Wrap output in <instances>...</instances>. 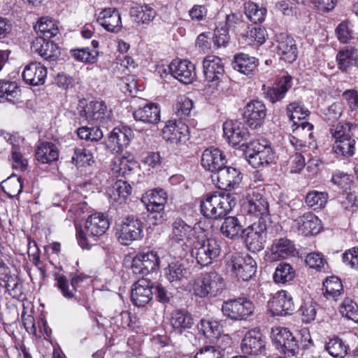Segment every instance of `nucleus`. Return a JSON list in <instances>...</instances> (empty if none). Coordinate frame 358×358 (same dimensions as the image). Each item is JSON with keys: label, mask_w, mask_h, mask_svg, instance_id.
<instances>
[{"label": "nucleus", "mask_w": 358, "mask_h": 358, "mask_svg": "<svg viewBox=\"0 0 358 358\" xmlns=\"http://www.w3.org/2000/svg\"><path fill=\"white\" fill-rule=\"evenodd\" d=\"M236 203V199L229 193H208L203 196L200 202L201 213L207 218H222L231 210Z\"/></svg>", "instance_id": "1"}, {"label": "nucleus", "mask_w": 358, "mask_h": 358, "mask_svg": "<svg viewBox=\"0 0 358 358\" xmlns=\"http://www.w3.org/2000/svg\"><path fill=\"white\" fill-rule=\"evenodd\" d=\"M108 227V220L103 214L96 213L90 215L85 222L84 229L76 227L79 245L83 248H90L106 233Z\"/></svg>", "instance_id": "2"}, {"label": "nucleus", "mask_w": 358, "mask_h": 358, "mask_svg": "<svg viewBox=\"0 0 358 358\" xmlns=\"http://www.w3.org/2000/svg\"><path fill=\"white\" fill-rule=\"evenodd\" d=\"M221 253L219 242L214 238L198 239L193 243L191 255L201 266H207L217 261Z\"/></svg>", "instance_id": "3"}, {"label": "nucleus", "mask_w": 358, "mask_h": 358, "mask_svg": "<svg viewBox=\"0 0 358 358\" xmlns=\"http://www.w3.org/2000/svg\"><path fill=\"white\" fill-rule=\"evenodd\" d=\"M271 222L262 221L254 222L242 231V238L247 248L252 252H257L264 248L267 238V231Z\"/></svg>", "instance_id": "4"}, {"label": "nucleus", "mask_w": 358, "mask_h": 358, "mask_svg": "<svg viewBox=\"0 0 358 358\" xmlns=\"http://www.w3.org/2000/svg\"><path fill=\"white\" fill-rule=\"evenodd\" d=\"M143 224L134 215H128L117 225L115 235L118 241L124 245L141 239L143 236Z\"/></svg>", "instance_id": "5"}, {"label": "nucleus", "mask_w": 358, "mask_h": 358, "mask_svg": "<svg viewBox=\"0 0 358 358\" xmlns=\"http://www.w3.org/2000/svg\"><path fill=\"white\" fill-rule=\"evenodd\" d=\"M227 268L238 280L247 281L257 272V263L250 255H233L227 263Z\"/></svg>", "instance_id": "6"}, {"label": "nucleus", "mask_w": 358, "mask_h": 358, "mask_svg": "<svg viewBox=\"0 0 358 358\" xmlns=\"http://www.w3.org/2000/svg\"><path fill=\"white\" fill-rule=\"evenodd\" d=\"M273 345L280 352L287 356H294L299 352L298 341L287 328L275 327L271 333Z\"/></svg>", "instance_id": "7"}, {"label": "nucleus", "mask_w": 358, "mask_h": 358, "mask_svg": "<svg viewBox=\"0 0 358 358\" xmlns=\"http://www.w3.org/2000/svg\"><path fill=\"white\" fill-rule=\"evenodd\" d=\"M255 310L252 302L246 298L224 301L222 312L224 316L235 321L246 320Z\"/></svg>", "instance_id": "8"}, {"label": "nucleus", "mask_w": 358, "mask_h": 358, "mask_svg": "<svg viewBox=\"0 0 358 358\" xmlns=\"http://www.w3.org/2000/svg\"><path fill=\"white\" fill-rule=\"evenodd\" d=\"M211 179L218 189L230 191L238 187L242 180V176L239 170L224 165L211 175Z\"/></svg>", "instance_id": "9"}, {"label": "nucleus", "mask_w": 358, "mask_h": 358, "mask_svg": "<svg viewBox=\"0 0 358 358\" xmlns=\"http://www.w3.org/2000/svg\"><path fill=\"white\" fill-rule=\"evenodd\" d=\"M159 267V257L157 252L147 251L137 254L133 259L131 269L136 275H147L156 272Z\"/></svg>", "instance_id": "10"}, {"label": "nucleus", "mask_w": 358, "mask_h": 358, "mask_svg": "<svg viewBox=\"0 0 358 358\" xmlns=\"http://www.w3.org/2000/svg\"><path fill=\"white\" fill-rule=\"evenodd\" d=\"M267 108L259 100H251L244 107L243 116L245 124L251 129L261 127L266 119Z\"/></svg>", "instance_id": "11"}, {"label": "nucleus", "mask_w": 358, "mask_h": 358, "mask_svg": "<svg viewBox=\"0 0 358 358\" xmlns=\"http://www.w3.org/2000/svg\"><path fill=\"white\" fill-rule=\"evenodd\" d=\"M203 69L206 80L217 89L224 78V66L222 59L215 55L207 56L203 59Z\"/></svg>", "instance_id": "12"}, {"label": "nucleus", "mask_w": 358, "mask_h": 358, "mask_svg": "<svg viewBox=\"0 0 358 358\" xmlns=\"http://www.w3.org/2000/svg\"><path fill=\"white\" fill-rule=\"evenodd\" d=\"M241 350L244 355H247L257 356L264 352L265 337L259 329H250L245 334L241 341Z\"/></svg>", "instance_id": "13"}, {"label": "nucleus", "mask_w": 358, "mask_h": 358, "mask_svg": "<svg viewBox=\"0 0 358 358\" xmlns=\"http://www.w3.org/2000/svg\"><path fill=\"white\" fill-rule=\"evenodd\" d=\"M243 208L248 214L255 215L258 218L257 221L263 219L265 222H271L268 213V203L259 192H253L248 194Z\"/></svg>", "instance_id": "14"}, {"label": "nucleus", "mask_w": 358, "mask_h": 358, "mask_svg": "<svg viewBox=\"0 0 358 358\" xmlns=\"http://www.w3.org/2000/svg\"><path fill=\"white\" fill-rule=\"evenodd\" d=\"M224 136L235 147H245L249 137L248 129L238 121H227L223 124Z\"/></svg>", "instance_id": "15"}, {"label": "nucleus", "mask_w": 358, "mask_h": 358, "mask_svg": "<svg viewBox=\"0 0 358 358\" xmlns=\"http://www.w3.org/2000/svg\"><path fill=\"white\" fill-rule=\"evenodd\" d=\"M152 282L146 279L138 280L133 285L131 300L133 304L138 307H143L148 304L153 296Z\"/></svg>", "instance_id": "16"}, {"label": "nucleus", "mask_w": 358, "mask_h": 358, "mask_svg": "<svg viewBox=\"0 0 358 358\" xmlns=\"http://www.w3.org/2000/svg\"><path fill=\"white\" fill-rule=\"evenodd\" d=\"M169 69L171 74L182 83L190 84L196 78L195 66L189 61L175 59Z\"/></svg>", "instance_id": "17"}, {"label": "nucleus", "mask_w": 358, "mask_h": 358, "mask_svg": "<svg viewBox=\"0 0 358 358\" xmlns=\"http://www.w3.org/2000/svg\"><path fill=\"white\" fill-rule=\"evenodd\" d=\"M162 136L171 143L185 142L188 139L189 128L180 120H169L162 129Z\"/></svg>", "instance_id": "18"}, {"label": "nucleus", "mask_w": 358, "mask_h": 358, "mask_svg": "<svg viewBox=\"0 0 358 358\" xmlns=\"http://www.w3.org/2000/svg\"><path fill=\"white\" fill-rule=\"evenodd\" d=\"M227 164L226 156L219 148L210 147L203 152L201 165L207 171L214 174Z\"/></svg>", "instance_id": "19"}, {"label": "nucleus", "mask_w": 358, "mask_h": 358, "mask_svg": "<svg viewBox=\"0 0 358 358\" xmlns=\"http://www.w3.org/2000/svg\"><path fill=\"white\" fill-rule=\"evenodd\" d=\"M269 306L273 315L285 316L294 310L292 297L285 290L278 292L269 302Z\"/></svg>", "instance_id": "20"}, {"label": "nucleus", "mask_w": 358, "mask_h": 358, "mask_svg": "<svg viewBox=\"0 0 358 358\" xmlns=\"http://www.w3.org/2000/svg\"><path fill=\"white\" fill-rule=\"evenodd\" d=\"M292 78L290 76H283L275 85L267 87L266 85H263L264 97L274 103L285 97L287 92L292 87Z\"/></svg>", "instance_id": "21"}, {"label": "nucleus", "mask_w": 358, "mask_h": 358, "mask_svg": "<svg viewBox=\"0 0 358 358\" xmlns=\"http://www.w3.org/2000/svg\"><path fill=\"white\" fill-rule=\"evenodd\" d=\"M294 227L299 234L306 236L318 234L321 224L316 215L312 213H306L294 220Z\"/></svg>", "instance_id": "22"}, {"label": "nucleus", "mask_w": 358, "mask_h": 358, "mask_svg": "<svg viewBox=\"0 0 358 358\" xmlns=\"http://www.w3.org/2000/svg\"><path fill=\"white\" fill-rule=\"evenodd\" d=\"M277 53L281 59L292 63L297 58V46L292 37L281 33L277 36Z\"/></svg>", "instance_id": "23"}, {"label": "nucleus", "mask_w": 358, "mask_h": 358, "mask_svg": "<svg viewBox=\"0 0 358 358\" xmlns=\"http://www.w3.org/2000/svg\"><path fill=\"white\" fill-rule=\"evenodd\" d=\"M31 50L32 52L38 54L45 60H55L59 55L57 45L41 36L33 41Z\"/></svg>", "instance_id": "24"}, {"label": "nucleus", "mask_w": 358, "mask_h": 358, "mask_svg": "<svg viewBox=\"0 0 358 358\" xmlns=\"http://www.w3.org/2000/svg\"><path fill=\"white\" fill-rule=\"evenodd\" d=\"M97 22L110 32H117L122 27L120 14L114 8H105L101 11L98 15Z\"/></svg>", "instance_id": "25"}, {"label": "nucleus", "mask_w": 358, "mask_h": 358, "mask_svg": "<svg viewBox=\"0 0 358 358\" xmlns=\"http://www.w3.org/2000/svg\"><path fill=\"white\" fill-rule=\"evenodd\" d=\"M141 200L148 211L160 213L167 202V194L162 189H151L146 192Z\"/></svg>", "instance_id": "26"}, {"label": "nucleus", "mask_w": 358, "mask_h": 358, "mask_svg": "<svg viewBox=\"0 0 358 358\" xmlns=\"http://www.w3.org/2000/svg\"><path fill=\"white\" fill-rule=\"evenodd\" d=\"M46 76V68L37 62H31L27 65L22 72L23 80L26 83L34 86L43 85Z\"/></svg>", "instance_id": "27"}, {"label": "nucleus", "mask_w": 358, "mask_h": 358, "mask_svg": "<svg viewBox=\"0 0 358 358\" xmlns=\"http://www.w3.org/2000/svg\"><path fill=\"white\" fill-rule=\"evenodd\" d=\"M170 324L176 332L182 334L193 327L194 319L188 311L177 309L171 313Z\"/></svg>", "instance_id": "28"}, {"label": "nucleus", "mask_w": 358, "mask_h": 358, "mask_svg": "<svg viewBox=\"0 0 358 358\" xmlns=\"http://www.w3.org/2000/svg\"><path fill=\"white\" fill-rule=\"evenodd\" d=\"M110 110L103 101H92L80 112L82 117L87 120H104L110 116Z\"/></svg>", "instance_id": "29"}, {"label": "nucleus", "mask_w": 358, "mask_h": 358, "mask_svg": "<svg viewBox=\"0 0 358 358\" xmlns=\"http://www.w3.org/2000/svg\"><path fill=\"white\" fill-rule=\"evenodd\" d=\"M232 66L234 69L250 76L257 71L258 60L248 55L240 53L234 56Z\"/></svg>", "instance_id": "30"}, {"label": "nucleus", "mask_w": 358, "mask_h": 358, "mask_svg": "<svg viewBox=\"0 0 358 358\" xmlns=\"http://www.w3.org/2000/svg\"><path fill=\"white\" fill-rule=\"evenodd\" d=\"M357 57L358 50L355 47L349 45L343 48L338 52L336 57L338 69L347 72L350 66L356 65Z\"/></svg>", "instance_id": "31"}, {"label": "nucleus", "mask_w": 358, "mask_h": 358, "mask_svg": "<svg viewBox=\"0 0 358 358\" xmlns=\"http://www.w3.org/2000/svg\"><path fill=\"white\" fill-rule=\"evenodd\" d=\"M59 149L52 142H41L36 151V159L42 164H50L59 159Z\"/></svg>", "instance_id": "32"}, {"label": "nucleus", "mask_w": 358, "mask_h": 358, "mask_svg": "<svg viewBox=\"0 0 358 358\" xmlns=\"http://www.w3.org/2000/svg\"><path fill=\"white\" fill-rule=\"evenodd\" d=\"M271 259L276 261L294 255L295 248L292 241L282 238L273 241L271 247Z\"/></svg>", "instance_id": "33"}, {"label": "nucleus", "mask_w": 358, "mask_h": 358, "mask_svg": "<svg viewBox=\"0 0 358 358\" xmlns=\"http://www.w3.org/2000/svg\"><path fill=\"white\" fill-rule=\"evenodd\" d=\"M210 298L220 295L225 289L226 284L222 276L215 271H210L203 275Z\"/></svg>", "instance_id": "34"}, {"label": "nucleus", "mask_w": 358, "mask_h": 358, "mask_svg": "<svg viewBox=\"0 0 358 358\" xmlns=\"http://www.w3.org/2000/svg\"><path fill=\"white\" fill-rule=\"evenodd\" d=\"M192 227L180 217L174 218L171 226L169 238L172 242L180 243L188 238Z\"/></svg>", "instance_id": "35"}, {"label": "nucleus", "mask_w": 358, "mask_h": 358, "mask_svg": "<svg viewBox=\"0 0 358 358\" xmlns=\"http://www.w3.org/2000/svg\"><path fill=\"white\" fill-rule=\"evenodd\" d=\"M133 137L134 133L131 128L121 126L113 129L109 136V141L117 145L118 150H122L129 145Z\"/></svg>", "instance_id": "36"}, {"label": "nucleus", "mask_w": 358, "mask_h": 358, "mask_svg": "<svg viewBox=\"0 0 358 358\" xmlns=\"http://www.w3.org/2000/svg\"><path fill=\"white\" fill-rule=\"evenodd\" d=\"M133 115L136 120L155 124L160 120V110L156 104L150 103L136 110Z\"/></svg>", "instance_id": "37"}, {"label": "nucleus", "mask_w": 358, "mask_h": 358, "mask_svg": "<svg viewBox=\"0 0 358 358\" xmlns=\"http://www.w3.org/2000/svg\"><path fill=\"white\" fill-rule=\"evenodd\" d=\"M131 190L130 184L127 181L118 180L113 184L108 194L113 202L121 204L125 203L131 194Z\"/></svg>", "instance_id": "38"}, {"label": "nucleus", "mask_w": 358, "mask_h": 358, "mask_svg": "<svg viewBox=\"0 0 358 358\" xmlns=\"http://www.w3.org/2000/svg\"><path fill=\"white\" fill-rule=\"evenodd\" d=\"M243 229L238 219L234 216L225 217L220 227L221 233L231 239L238 238L240 234L242 236Z\"/></svg>", "instance_id": "39"}, {"label": "nucleus", "mask_w": 358, "mask_h": 358, "mask_svg": "<svg viewBox=\"0 0 358 358\" xmlns=\"http://www.w3.org/2000/svg\"><path fill=\"white\" fill-rule=\"evenodd\" d=\"M34 29L41 34V37L50 38L59 33L57 22L48 17H41L34 26Z\"/></svg>", "instance_id": "40"}, {"label": "nucleus", "mask_w": 358, "mask_h": 358, "mask_svg": "<svg viewBox=\"0 0 358 358\" xmlns=\"http://www.w3.org/2000/svg\"><path fill=\"white\" fill-rule=\"evenodd\" d=\"M187 270L179 262H172L165 268V276L170 282H178L187 278Z\"/></svg>", "instance_id": "41"}, {"label": "nucleus", "mask_w": 358, "mask_h": 358, "mask_svg": "<svg viewBox=\"0 0 358 358\" xmlns=\"http://www.w3.org/2000/svg\"><path fill=\"white\" fill-rule=\"evenodd\" d=\"M355 140L352 137L345 138L344 140H337L333 146L334 152L344 157H350L355 152Z\"/></svg>", "instance_id": "42"}, {"label": "nucleus", "mask_w": 358, "mask_h": 358, "mask_svg": "<svg viewBox=\"0 0 358 358\" xmlns=\"http://www.w3.org/2000/svg\"><path fill=\"white\" fill-rule=\"evenodd\" d=\"M348 346L342 339L334 337L326 343V351L334 358H343L348 354Z\"/></svg>", "instance_id": "43"}, {"label": "nucleus", "mask_w": 358, "mask_h": 358, "mask_svg": "<svg viewBox=\"0 0 358 358\" xmlns=\"http://www.w3.org/2000/svg\"><path fill=\"white\" fill-rule=\"evenodd\" d=\"M245 14L247 17L252 22L262 23L266 17V9L259 7L257 3L248 1L244 3Z\"/></svg>", "instance_id": "44"}, {"label": "nucleus", "mask_w": 358, "mask_h": 358, "mask_svg": "<svg viewBox=\"0 0 358 358\" xmlns=\"http://www.w3.org/2000/svg\"><path fill=\"white\" fill-rule=\"evenodd\" d=\"M294 277L295 271L288 263L279 264L273 274V280L277 283H286L292 281Z\"/></svg>", "instance_id": "45"}, {"label": "nucleus", "mask_w": 358, "mask_h": 358, "mask_svg": "<svg viewBox=\"0 0 358 358\" xmlns=\"http://www.w3.org/2000/svg\"><path fill=\"white\" fill-rule=\"evenodd\" d=\"M55 286L60 291L62 296L67 299H76L78 298L76 295V289L71 286L66 277L63 274L56 273L55 275Z\"/></svg>", "instance_id": "46"}, {"label": "nucleus", "mask_w": 358, "mask_h": 358, "mask_svg": "<svg viewBox=\"0 0 358 358\" xmlns=\"http://www.w3.org/2000/svg\"><path fill=\"white\" fill-rule=\"evenodd\" d=\"M136 167V162L125 157H116L113 162L112 171L118 176H126L133 172Z\"/></svg>", "instance_id": "47"}, {"label": "nucleus", "mask_w": 358, "mask_h": 358, "mask_svg": "<svg viewBox=\"0 0 358 358\" xmlns=\"http://www.w3.org/2000/svg\"><path fill=\"white\" fill-rule=\"evenodd\" d=\"M20 90L15 82L6 80H0V98L15 103L14 99L20 95Z\"/></svg>", "instance_id": "48"}, {"label": "nucleus", "mask_w": 358, "mask_h": 358, "mask_svg": "<svg viewBox=\"0 0 358 358\" xmlns=\"http://www.w3.org/2000/svg\"><path fill=\"white\" fill-rule=\"evenodd\" d=\"M324 294L327 298H336L340 296L343 290L341 280L336 276L327 278L323 282Z\"/></svg>", "instance_id": "49"}, {"label": "nucleus", "mask_w": 358, "mask_h": 358, "mask_svg": "<svg viewBox=\"0 0 358 358\" xmlns=\"http://www.w3.org/2000/svg\"><path fill=\"white\" fill-rule=\"evenodd\" d=\"M3 190L10 198L19 195L22 191V180L20 177L12 175L3 182Z\"/></svg>", "instance_id": "50"}, {"label": "nucleus", "mask_w": 358, "mask_h": 358, "mask_svg": "<svg viewBox=\"0 0 358 358\" xmlns=\"http://www.w3.org/2000/svg\"><path fill=\"white\" fill-rule=\"evenodd\" d=\"M287 114L294 127L297 120H304L309 115L310 111L299 103L293 102L287 106Z\"/></svg>", "instance_id": "51"}, {"label": "nucleus", "mask_w": 358, "mask_h": 358, "mask_svg": "<svg viewBox=\"0 0 358 358\" xmlns=\"http://www.w3.org/2000/svg\"><path fill=\"white\" fill-rule=\"evenodd\" d=\"M274 159L275 153L269 147L263 152L256 154V156H252L251 159H248V162L253 167L259 168L273 163Z\"/></svg>", "instance_id": "52"}, {"label": "nucleus", "mask_w": 358, "mask_h": 358, "mask_svg": "<svg viewBox=\"0 0 358 358\" xmlns=\"http://www.w3.org/2000/svg\"><path fill=\"white\" fill-rule=\"evenodd\" d=\"M317 303L311 298L303 300L299 312L301 315V320L305 323H310L315 320L317 314Z\"/></svg>", "instance_id": "53"}, {"label": "nucleus", "mask_w": 358, "mask_h": 358, "mask_svg": "<svg viewBox=\"0 0 358 358\" xmlns=\"http://www.w3.org/2000/svg\"><path fill=\"white\" fill-rule=\"evenodd\" d=\"M343 105L341 102H334L326 110L322 115L324 121L329 126L334 124L342 115L343 113Z\"/></svg>", "instance_id": "54"}, {"label": "nucleus", "mask_w": 358, "mask_h": 358, "mask_svg": "<svg viewBox=\"0 0 358 358\" xmlns=\"http://www.w3.org/2000/svg\"><path fill=\"white\" fill-rule=\"evenodd\" d=\"M342 316L358 322V305L350 298H345L340 306Z\"/></svg>", "instance_id": "55"}, {"label": "nucleus", "mask_w": 358, "mask_h": 358, "mask_svg": "<svg viewBox=\"0 0 358 358\" xmlns=\"http://www.w3.org/2000/svg\"><path fill=\"white\" fill-rule=\"evenodd\" d=\"M93 154L88 148H76L72 157V162L77 166H85L91 165L93 162Z\"/></svg>", "instance_id": "56"}, {"label": "nucleus", "mask_w": 358, "mask_h": 358, "mask_svg": "<svg viewBox=\"0 0 358 358\" xmlns=\"http://www.w3.org/2000/svg\"><path fill=\"white\" fill-rule=\"evenodd\" d=\"M354 125L351 123L339 122L336 125L332 124L331 126L329 132L331 136L337 140H344L345 138H349L352 136V128Z\"/></svg>", "instance_id": "57"}, {"label": "nucleus", "mask_w": 358, "mask_h": 358, "mask_svg": "<svg viewBox=\"0 0 358 358\" xmlns=\"http://www.w3.org/2000/svg\"><path fill=\"white\" fill-rule=\"evenodd\" d=\"M197 327L207 337H215L220 334V324L215 320L202 319L198 324Z\"/></svg>", "instance_id": "58"}, {"label": "nucleus", "mask_w": 358, "mask_h": 358, "mask_svg": "<svg viewBox=\"0 0 358 358\" xmlns=\"http://www.w3.org/2000/svg\"><path fill=\"white\" fill-rule=\"evenodd\" d=\"M328 199L327 194L322 192L312 191L306 196V203L309 207L323 208Z\"/></svg>", "instance_id": "59"}, {"label": "nucleus", "mask_w": 358, "mask_h": 358, "mask_svg": "<svg viewBox=\"0 0 358 358\" xmlns=\"http://www.w3.org/2000/svg\"><path fill=\"white\" fill-rule=\"evenodd\" d=\"M269 147L271 146L265 139L248 141L245 145L248 159H251L252 156H256V154L263 152Z\"/></svg>", "instance_id": "60"}, {"label": "nucleus", "mask_w": 358, "mask_h": 358, "mask_svg": "<svg viewBox=\"0 0 358 358\" xmlns=\"http://www.w3.org/2000/svg\"><path fill=\"white\" fill-rule=\"evenodd\" d=\"M193 108V101L185 96L178 97L176 103V113L181 117H185L190 114Z\"/></svg>", "instance_id": "61"}, {"label": "nucleus", "mask_w": 358, "mask_h": 358, "mask_svg": "<svg viewBox=\"0 0 358 358\" xmlns=\"http://www.w3.org/2000/svg\"><path fill=\"white\" fill-rule=\"evenodd\" d=\"M287 166L290 173H299L305 166V159L301 153L296 152L289 157Z\"/></svg>", "instance_id": "62"}, {"label": "nucleus", "mask_w": 358, "mask_h": 358, "mask_svg": "<svg viewBox=\"0 0 358 358\" xmlns=\"http://www.w3.org/2000/svg\"><path fill=\"white\" fill-rule=\"evenodd\" d=\"M192 288L196 296L210 299L203 275L194 280Z\"/></svg>", "instance_id": "63"}, {"label": "nucleus", "mask_w": 358, "mask_h": 358, "mask_svg": "<svg viewBox=\"0 0 358 358\" xmlns=\"http://www.w3.org/2000/svg\"><path fill=\"white\" fill-rule=\"evenodd\" d=\"M224 353L212 345L204 346L195 355L194 358H223Z\"/></svg>", "instance_id": "64"}]
</instances>
